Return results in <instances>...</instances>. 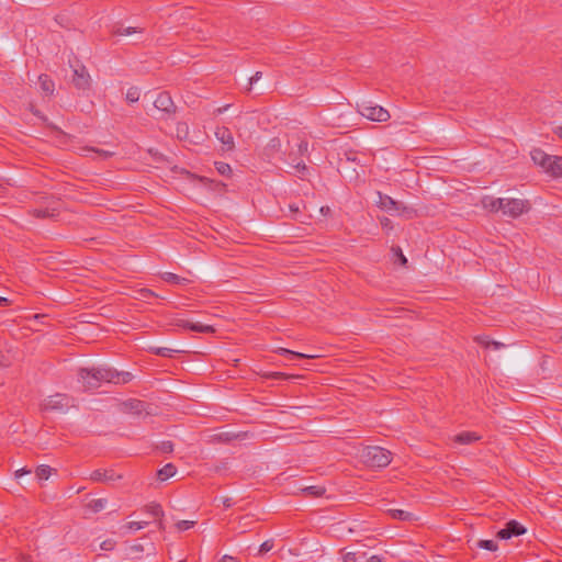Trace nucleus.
Wrapping results in <instances>:
<instances>
[{
    "label": "nucleus",
    "mask_w": 562,
    "mask_h": 562,
    "mask_svg": "<svg viewBox=\"0 0 562 562\" xmlns=\"http://www.w3.org/2000/svg\"><path fill=\"white\" fill-rule=\"evenodd\" d=\"M132 379L131 372L105 367L81 368L78 372V381L86 391H94L104 383L127 384Z\"/></svg>",
    "instance_id": "1"
},
{
    "label": "nucleus",
    "mask_w": 562,
    "mask_h": 562,
    "mask_svg": "<svg viewBox=\"0 0 562 562\" xmlns=\"http://www.w3.org/2000/svg\"><path fill=\"white\" fill-rule=\"evenodd\" d=\"M532 161L553 178L562 177V157L548 155L540 148H535L530 153Z\"/></svg>",
    "instance_id": "2"
},
{
    "label": "nucleus",
    "mask_w": 562,
    "mask_h": 562,
    "mask_svg": "<svg viewBox=\"0 0 562 562\" xmlns=\"http://www.w3.org/2000/svg\"><path fill=\"white\" fill-rule=\"evenodd\" d=\"M364 464L371 468H385L391 462V452L381 447H367L361 452Z\"/></svg>",
    "instance_id": "3"
},
{
    "label": "nucleus",
    "mask_w": 562,
    "mask_h": 562,
    "mask_svg": "<svg viewBox=\"0 0 562 562\" xmlns=\"http://www.w3.org/2000/svg\"><path fill=\"white\" fill-rule=\"evenodd\" d=\"M119 411L124 414H130L132 416L138 418H146L148 416L155 415V408L151 404H148L144 401L130 398L127 401L121 402L119 405Z\"/></svg>",
    "instance_id": "4"
},
{
    "label": "nucleus",
    "mask_w": 562,
    "mask_h": 562,
    "mask_svg": "<svg viewBox=\"0 0 562 562\" xmlns=\"http://www.w3.org/2000/svg\"><path fill=\"white\" fill-rule=\"evenodd\" d=\"M254 438V432L248 430H218L207 436L209 442L233 443Z\"/></svg>",
    "instance_id": "5"
},
{
    "label": "nucleus",
    "mask_w": 562,
    "mask_h": 562,
    "mask_svg": "<svg viewBox=\"0 0 562 562\" xmlns=\"http://www.w3.org/2000/svg\"><path fill=\"white\" fill-rule=\"evenodd\" d=\"M71 407H75L74 398L66 394L52 395L42 404L45 413H66Z\"/></svg>",
    "instance_id": "6"
},
{
    "label": "nucleus",
    "mask_w": 562,
    "mask_h": 562,
    "mask_svg": "<svg viewBox=\"0 0 562 562\" xmlns=\"http://www.w3.org/2000/svg\"><path fill=\"white\" fill-rule=\"evenodd\" d=\"M358 106L359 113L370 121L386 122L391 117L386 109L372 102H362Z\"/></svg>",
    "instance_id": "7"
},
{
    "label": "nucleus",
    "mask_w": 562,
    "mask_h": 562,
    "mask_svg": "<svg viewBox=\"0 0 562 562\" xmlns=\"http://www.w3.org/2000/svg\"><path fill=\"white\" fill-rule=\"evenodd\" d=\"M530 210L528 200L505 199L503 205V214L516 218Z\"/></svg>",
    "instance_id": "8"
},
{
    "label": "nucleus",
    "mask_w": 562,
    "mask_h": 562,
    "mask_svg": "<svg viewBox=\"0 0 562 562\" xmlns=\"http://www.w3.org/2000/svg\"><path fill=\"white\" fill-rule=\"evenodd\" d=\"M293 143L294 146H296V150L291 149L289 151V157H297L301 158L302 156L307 154L308 150V143L301 132H295L289 134V145Z\"/></svg>",
    "instance_id": "9"
},
{
    "label": "nucleus",
    "mask_w": 562,
    "mask_h": 562,
    "mask_svg": "<svg viewBox=\"0 0 562 562\" xmlns=\"http://www.w3.org/2000/svg\"><path fill=\"white\" fill-rule=\"evenodd\" d=\"M525 532L526 528L522 525L516 520H510L506 524L505 528L497 532L496 536L499 539H510L512 537H517L524 535Z\"/></svg>",
    "instance_id": "10"
},
{
    "label": "nucleus",
    "mask_w": 562,
    "mask_h": 562,
    "mask_svg": "<svg viewBox=\"0 0 562 562\" xmlns=\"http://www.w3.org/2000/svg\"><path fill=\"white\" fill-rule=\"evenodd\" d=\"M72 82L76 88L86 90L90 87V75L85 66L74 69Z\"/></svg>",
    "instance_id": "11"
},
{
    "label": "nucleus",
    "mask_w": 562,
    "mask_h": 562,
    "mask_svg": "<svg viewBox=\"0 0 562 562\" xmlns=\"http://www.w3.org/2000/svg\"><path fill=\"white\" fill-rule=\"evenodd\" d=\"M154 105L157 110L172 113L175 112V103L168 92H160L154 101Z\"/></svg>",
    "instance_id": "12"
},
{
    "label": "nucleus",
    "mask_w": 562,
    "mask_h": 562,
    "mask_svg": "<svg viewBox=\"0 0 562 562\" xmlns=\"http://www.w3.org/2000/svg\"><path fill=\"white\" fill-rule=\"evenodd\" d=\"M215 137L226 147V150H232L235 147L234 137L232 132L226 126H220L215 130Z\"/></svg>",
    "instance_id": "13"
},
{
    "label": "nucleus",
    "mask_w": 562,
    "mask_h": 562,
    "mask_svg": "<svg viewBox=\"0 0 562 562\" xmlns=\"http://www.w3.org/2000/svg\"><path fill=\"white\" fill-rule=\"evenodd\" d=\"M30 213L36 218L54 217L59 214V203L54 202L52 205L45 207L33 209Z\"/></svg>",
    "instance_id": "14"
},
{
    "label": "nucleus",
    "mask_w": 562,
    "mask_h": 562,
    "mask_svg": "<svg viewBox=\"0 0 562 562\" xmlns=\"http://www.w3.org/2000/svg\"><path fill=\"white\" fill-rule=\"evenodd\" d=\"M504 200L505 199L503 198H494L486 195L482 199L481 203L485 210H488L491 212H503Z\"/></svg>",
    "instance_id": "15"
},
{
    "label": "nucleus",
    "mask_w": 562,
    "mask_h": 562,
    "mask_svg": "<svg viewBox=\"0 0 562 562\" xmlns=\"http://www.w3.org/2000/svg\"><path fill=\"white\" fill-rule=\"evenodd\" d=\"M120 475H116L113 471L108 470H94L90 474V480L94 482H110L115 481L116 479H120Z\"/></svg>",
    "instance_id": "16"
},
{
    "label": "nucleus",
    "mask_w": 562,
    "mask_h": 562,
    "mask_svg": "<svg viewBox=\"0 0 562 562\" xmlns=\"http://www.w3.org/2000/svg\"><path fill=\"white\" fill-rule=\"evenodd\" d=\"M481 439L475 431H462L453 437V441L460 445H469Z\"/></svg>",
    "instance_id": "17"
},
{
    "label": "nucleus",
    "mask_w": 562,
    "mask_h": 562,
    "mask_svg": "<svg viewBox=\"0 0 562 562\" xmlns=\"http://www.w3.org/2000/svg\"><path fill=\"white\" fill-rule=\"evenodd\" d=\"M379 207L382 210L391 211V210H398V203L393 200L391 196L379 193V201H378Z\"/></svg>",
    "instance_id": "18"
},
{
    "label": "nucleus",
    "mask_w": 562,
    "mask_h": 562,
    "mask_svg": "<svg viewBox=\"0 0 562 562\" xmlns=\"http://www.w3.org/2000/svg\"><path fill=\"white\" fill-rule=\"evenodd\" d=\"M38 83H40V87L42 89V91L47 94V95H52L54 93V90H55V83L54 81L50 79L49 76L47 75H41L38 77Z\"/></svg>",
    "instance_id": "19"
},
{
    "label": "nucleus",
    "mask_w": 562,
    "mask_h": 562,
    "mask_svg": "<svg viewBox=\"0 0 562 562\" xmlns=\"http://www.w3.org/2000/svg\"><path fill=\"white\" fill-rule=\"evenodd\" d=\"M176 473H177L176 465L172 463H167L160 470H158L157 477L160 481H166V480L172 477Z\"/></svg>",
    "instance_id": "20"
},
{
    "label": "nucleus",
    "mask_w": 562,
    "mask_h": 562,
    "mask_svg": "<svg viewBox=\"0 0 562 562\" xmlns=\"http://www.w3.org/2000/svg\"><path fill=\"white\" fill-rule=\"evenodd\" d=\"M161 279L168 283L172 284H188L189 280L187 278L180 277L172 272H164L161 274Z\"/></svg>",
    "instance_id": "21"
},
{
    "label": "nucleus",
    "mask_w": 562,
    "mask_h": 562,
    "mask_svg": "<svg viewBox=\"0 0 562 562\" xmlns=\"http://www.w3.org/2000/svg\"><path fill=\"white\" fill-rule=\"evenodd\" d=\"M367 553L363 551H350L342 554V562H360L364 560Z\"/></svg>",
    "instance_id": "22"
},
{
    "label": "nucleus",
    "mask_w": 562,
    "mask_h": 562,
    "mask_svg": "<svg viewBox=\"0 0 562 562\" xmlns=\"http://www.w3.org/2000/svg\"><path fill=\"white\" fill-rule=\"evenodd\" d=\"M149 351L160 357L172 358L179 350L167 347H150Z\"/></svg>",
    "instance_id": "23"
},
{
    "label": "nucleus",
    "mask_w": 562,
    "mask_h": 562,
    "mask_svg": "<svg viewBox=\"0 0 562 562\" xmlns=\"http://www.w3.org/2000/svg\"><path fill=\"white\" fill-rule=\"evenodd\" d=\"M106 504H108V501L105 498H95V499H91L88 503L87 507L92 513H99V512L103 510L106 507Z\"/></svg>",
    "instance_id": "24"
},
{
    "label": "nucleus",
    "mask_w": 562,
    "mask_h": 562,
    "mask_svg": "<svg viewBox=\"0 0 562 562\" xmlns=\"http://www.w3.org/2000/svg\"><path fill=\"white\" fill-rule=\"evenodd\" d=\"M387 514L392 518L397 519V520H402V521L411 520L413 518V514L412 513L405 512V510H402V509H389Z\"/></svg>",
    "instance_id": "25"
},
{
    "label": "nucleus",
    "mask_w": 562,
    "mask_h": 562,
    "mask_svg": "<svg viewBox=\"0 0 562 562\" xmlns=\"http://www.w3.org/2000/svg\"><path fill=\"white\" fill-rule=\"evenodd\" d=\"M281 148H282L281 139L278 137H273L267 144L266 151H267V155H274L276 153L281 151Z\"/></svg>",
    "instance_id": "26"
},
{
    "label": "nucleus",
    "mask_w": 562,
    "mask_h": 562,
    "mask_svg": "<svg viewBox=\"0 0 562 562\" xmlns=\"http://www.w3.org/2000/svg\"><path fill=\"white\" fill-rule=\"evenodd\" d=\"M278 353L282 355V356H290V357H295V358H302V359H314L316 358L317 356H314V355H306V353H301V352H296V351H293V350H290V349H286V348H279L277 350Z\"/></svg>",
    "instance_id": "27"
},
{
    "label": "nucleus",
    "mask_w": 562,
    "mask_h": 562,
    "mask_svg": "<svg viewBox=\"0 0 562 562\" xmlns=\"http://www.w3.org/2000/svg\"><path fill=\"white\" fill-rule=\"evenodd\" d=\"M190 330L202 334H213L215 333V328L211 325H204L201 323H192L190 324Z\"/></svg>",
    "instance_id": "28"
},
{
    "label": "nucleus",
    "mask_w": 562,
    "mask_h": 562,
    "mask_svg": "<svg viewBox=\"0 0 562 562\" xmlns=\"http://www.w3.org/2000/svg\"><path fill=\"white\" fill-rule=\"evenodd\" d=\"M80 150H81V155H83V156H89L90 153H95L101 158H104V159L112 156L111 151H108V150H104V149L94 148V147H82Z\"/></svg>",
    "instance_id": "29"
},
{
    "label": "nucleus",
    "mask_w": 562,
    "mask_h": 562,
    "mask_svg": "<svg viewBox=\"0 0 562 562\" xmlns=\"http://www.w3.org/2000/svg\"><path fill=\"white\" fill-rule=\"evenodd\" d=\"M286 161L301 175H304L307 170L306 165L297 157H289Z\"/></svg>",
    "instance_id": "30"
},
{
    "label": "nucleus",
    "mask_w": 562,
    "mask_h": 562,
    "mask_svg": "<svg viewBox=\"0 0 562 562\" xmlns=\"http://www.w3.org/2000/svg\"><path fill=\"white\" fill-rule=\"evenodd\" d=\"M140 91L137 87H131L127 89L125 100L128 103H135L139 100Z\"/></svg>",
    "instance_id": "31"
},
{
    "label": "nucleus",
    "mask_w": 562,
    "mask_h": 562,
    "mask_svg": "<svg viewBox=\"0 0 562 562\" xmlns=\"http://www.w3.org/2000/svg\"><path fill=\"white\" fill-rule=\"evenodd\" d=\"M145 510L156 518H160L164 516L162 507L159 504H149L145 507Z\"/></svg>",
    "instance_id": "32"
},
{
    "label": "nucleus",
    "mask_w": 562,
    "mask_h": 562,
    "mask_svg": "<svg viewBox=\"0 0 562 562\" xmlns=\"http://www.w3.org/2000/svg\"><path fill=\"white\" fill-rule=\"evenodd\" d=\"M53 469L49 465H40L36 469V476L38 480H47L52 474Z\"/></svg>",
    "instance_id": "33"
},
{
    "label": "nucleus",
    "mask_w": 562,
    "mask_h": 562,
    "mask_svg": "<svg viewBox=\"0 0 562 562\" xmlns=\"http://www.w3.org/2000/svg\"><path fill=\"white\" fill-rule=\"evenodd\" d=\"M303 492L307 496L318 497L325 493V488L321 487V486H308V487L303 488Z\"/></svg>",
    "instance_id": "34"
},
{
    "label": "nucleus",
    "mask_w": 562,
    "mask_h": 562,
    "mask_svg": "<svg viewBox=\"0 0 562 562\" xmlns=\"http://www.w3.org/2000/svg\"><path fill=\"white\" fill-rule=\"evenodd\" d=\"M477 547L488 551H496L498 546L494 540H479Z\"/></svg>",
    "instance_id": "35"
},
{
    "label": "nucleus",
    "mask_w": 562,
    "mask_h": 562,
    "mask_svg": "<svg viewBox=\"0 0 562 562\" xmlns=\"http://www.w3.org/2000/svg\"><path fill=\"white\" fill-rule=\"evenodd\" d=\"M215 168L220 175L228 177L232 173V168L228 164L223 161L215 162Z\"/></svg>",
    "instance_id": "36"
},
{
    "label": "nucleus",
    "mask_w": 562,
    "mask_h": 562,
    "mask_svg": "<svg viewBox=\"0 0 562 562\" xmlns=\"http://www.w3.org/2000/svg\"><path fill=\"white\" fill-rule=\"evenodd\" d=\"M262 376L266 379H274V380H280V379L288 380V379L294 378V375H289V374H285L282 372H267V373H263Z\"/></svg>",
    "instance_id": "37"
},
{
    "label": "nucleus",
    "mask_w": 562,
    "mask_h": 562,
    "mask_svg": "<svg viewBox=\"0 0 562 562\" xmlns=\"http://www.w3.org/2000/svg\"><path fill=\"white\" fill-rule=\"evenodd\" d=\"M138 31L135 29V27H117L113 34L114 35H117V36H127V35H131L133 33H137Z\"/></svg>",
    "instance_id": "38"
},
{
    "label": "nucleus",
    "mask_w": 562,
    "mask_h": 562,
    "mask_svg": "<svg viewBox=\"0 0 562 562\" xmlns=\"http://www.w3.org/2000/svg\"><path fill=\"white\" fill-rule=\"evenodd\" d=\"M195 521L193 520H180L176 524V528L178 531H184L194 526Z\"/></svg>",
    "instance_id": "39"
},
{
    "label": "nucleus",
    "mask_w": 562,
    "mask_h": 562,
    "mask_svg": "<svg viewBox=\"0 0 562 562\" xmlns=\"http://www.w3.org/2000/svg\"><path fill=\"white\" fill-rule=\"evenodd\" d=\"M148 525L147 521H130L126 524V528L130 530H139L145 528Z\"/></svg>",
    "instance_id": "40"
},
{
    "label": "nucleus",
    "mask_w": 562,
    "mask_h": 562,
    "mask_svg": "<svg viewBox=\"0 0 562 562\" xmlns=\"http://www.w3.org/2000/svg\"><path fill=\"white\" fill-rule=\"evenodd\" d=\"M272 548H273V541H272V540H267V541H265V542L259 547L258 554H260V555L266 554V553H267V552H269Z\"/></svg>",
    "instance_id": "41"
},
{
    "label": "nucleus",
    "mask_w": 562,
    "mask_h": 562,
    "mask_svg": "<svg viewBox=\"0 0 562 562\" xmlns=\"http://www.w3.org/2000/svg\"><path fill=\"white\" fill-rule=\"evenodd\" d=\"M392 250L402 266L407 263V259L400 247H393Z\"/></svg>",
    "instance_id": "42"
},
{
    "label": "nucleus",
    "mask_w": 562,
    "mask_h": 562,
    "mask_svg": "<svg viewBox=\"0 0 562 562\" xmlns=\"http://www.w3.org/2000/svg\"><path fill=\"white\" fill-rule=\"evenodd\" d=\"M116 542L113 539H106L101 542L100 548L105 551H111L114 549Z\"/></svg>",
    "instance_id": "43"
},
{
    "label": "nucleus",
    "mask_w": 562,
    "mask_h": 562,
    "mask_svg": "<svg viewBox=\"0 0 562 562\" xmlns=\"http://www.w3.org/2000/svg\"><path fill=\"white\" fill-rule=\"evenodd\" d=\"M475 340L485 348H491V339L487 336H477Z\"/></svg>",
    "instance_id": "44"
},
{
    "label": "nucleus",
    "mask_w": 562,
    "mask_h": 562,
    "mask_svg": "<svg viewBox=\"0 0 562 562\" xmlns=\"http://www.w3.org/2000/svg\"><path fill=\"white\" fill-rule=\"evenodd\" d=\"M261 77H262V72L261 71H256L255 75L249 78V87H248L247 90L250 91L251 90V86L254 83H256L257 81H259L261 79Z\"/></svg>",
    "instance_id": "45"
},
{
    "label": "nucleus",
    "mask_w": 562,
    "mask_h": 562,
    "mask_svg": "<svg viewBox=\"0 0 562 562\" xmlns=\"http://www.w3.org/2000/svg\"><path fill=\"white\" fill-rule=\"evenodd\" d=\"M380 224H381L382 228H384V229L393 228L392 221L386 216H383L380 218Z\"/></svg>",
    "instance_id": "46"
},
{
    "label": "nucleus",
    "mask_w": 562,
    "mask_h": 562,
    "mask_svg": "<svg viewBox=\"0 0 562 562\" xmlns=\"http://www.w3.org/2000/svg\"><path fill=\"white\" fill-rule=\"evenodd\" d=\"M139 295H140V299H144V300L156 296V294L149 289L139 290Z\"/></svg>",
    "instance_id": "47"
},
{
    "label": "nucleus",
    "mask_w": 562,
    "mask_h": 562,
    "mask_svg": "<svg viewBox=\"0 0 562 562\" xmlns=\"http://www.w3.org/2000/svg\"><path fill=\"white\" fill-rule=\"evenodd\" d=\"M160 449H161V451L169 453V452H172L173 445L171 441H164L160 445Z\"/></svg>",
    "instance_id": "48"
},
{
    "label": "nucleus",
    "mask_w": 562,
    "mask_h": 562,
    "mask_svg": "<svg viewBox=\"0 0 562 562\" xmlns=\"http://www.w3.org/2000/svg\"><path fill=\"white\" fill-rule=\"evenodd\" d=\"M177 326L179 327H182L184 329H189L190 330V324L191 322L190 321H187V319H177L176 323H175Z\"/></svg>",
    "instance_id": "49"
},
{
    "label": "nucleus",
    "mask_w": 562,
    "mask_h": 562,
    "mask_svg": "<svg viewBox=\"0 0 562 562\" xmlns=\"http://www.w3.org/2000/svg\"><path fill=\"white\" fill-rule=\"evenodd\" d=\"M220 562H239L236 558L232 557V555H223L222 559L220 560Z\"/></svg>",
    "instance_id": "50"
},
{
    "label": "nucleus",
    "mask_w": 562,
    "mask_h": 562,
    "mask_svg": "<svg viewBox=\"0 0 562 562\" xmlns=\"http://www.w3.org/2000/svg\"><path fill=\"white\" fill-rule=\"evenodd\" d=\"M504 347H505V345L503 342L491 340V348L498 350Z\"/></svg>",
    "instance_id": "51"
},
{
    "label": "nucleus",
    "mask_w": 562,
    "mask_h": 562,
    "mask_svg": "<svg viewBox=\"0 0 562 562\" xmlns=\"http://www.w3.org/2000/svg\"><path fill=\"white\" fill-rule=\"evenodd\" d=\"M229 108V104H226L224 106L217 108L214 110V115H221Z\"/></svg>",
    "instance_id": "52"
},
{
    "label": "nucleus",
    "mask_w": 562,
    "mask_h": 562,
    "mask_svg": "<svg viewBox=\"0 0 562 562\" xmlns=\"http://www.w3.org/2000/svg\"><path fill=\"white\" fill-rule=\"evenodd\" d=\"M29 473H31V471L23 468V469L15 471V477H21L22 475L29 474Z\"/></svg>",
    "instance_id": "53"
},
{
    "label": "nucleus",
    "mask_w": 562,
    "mask_h": 562,
    "mask_svg": "<svg viewBox=\"0 0 562 562\" xmlns=\"http://www.w3.org/2000/svg\"><path fill=\"white\" fill-rule=\"evenodd\" d=\"M366 562H383V559L380 555H371Z\"/></svg>",
    "instance_id": "54"
},
{
    "label": "nucleus",
    "mask_w": 562,
    "mask_h": 562,
    "mask_svg": "<svg viewBox=\"0 0 562 562\" xmlns=\"http://www.w3.org/2000/svg\"><path fill=\"white\" fill-rule=\"evenodd\" d=\"M233 504H234V502H233V499H232V498L226 497V498H224V499H223V505H224L226 508H228V507L233 506Z\"/></svg>",
    "instance_id": "55"
},
{
    "label": "nucleus",
    "mask_w": 562,
    "mask_h": 562,
    "mask_svg": "<svg viewBox=\"0 0 562 562\" xmlns=\"http://www.w3.org/2000/svg\"><path fill=\"white\" fill-rule=\"evenodd\" d=\"M321 213L325 216H327L329 213H330V207L329 206H322L319 209Z\"/></svg>",
    "instance_id": "56"
},
{
    "label": "nucleus",
    "mask_w": 562,
    "mask_h": 562,
    "mask_svg": "<svg viewBox=\"0 0 562 562\" xmlns=\"http://www.w3.org/2000/svg\"><path fill=\"white\" fill-rule=\"evenodd\" d=\"M293 149V150H296V146L293 145V143L291 145H286V149L284 151V154L289 157V151Z\"/></svg>",
    "instance_id": "57"
},
{
    "label": "nucleus",
    "mask_w": 562,
    "mask_h": 562,
    "mask_svg": "<svg viewBox=\"0 0 562 562\" xmlns=\"http://www.w3.org/2000/svg\"><path fill=\"white\" fill-rule=\"evenodd\" d=\"M9 300L7 297L0 296V306H8Z\"/></svg>",
    "instance_id": "58"
},
{
    "label": "nucleus",
    "mask_w": 562,
    "mask_h": 562,
    "mask_svg": "<svg viewBox=\"0 0 562 562\" xmlns=\"http://www.w3.org/2000/svg\"><path fill=\"white\" fill-rule=\"evenodd\" d=\"M290 210H291V212L296 213V212H299V206L290 205Z\"/></svg>",
    "instance_id": "59"
},
{
    "label": "nucleus",
    "mask_w": 562,
    "mask_h": 562,
    "mask_svg": "<svg viewBox=\"0 0 562 562\" xmlns=\"http://www.w3.org/2000/svg\"><path fill=\"white\" fill-rule=\"evenodd\" d=\"M21 562H32L29 557H22Z\"/></svg>",
    "instance_id": "60"
},
{
    "label": "nucleus",
    "mask_w": 562,
    "mask_h": 562,
    "mask_svg": "<svg viewBox=\"0 0 562 562\" xmlns=\"http://www.w3.org/2000/svg\"><path fill=\"white\" fill-rule=\"evenodd\" d=\"M158 528H159V529H164V525H162V521H161V520H159V521H158Z\"/></svg>",
    "instance_id": "61"
},
{
    "label": "nucleus",
    "mask_w": 562,
    "mask_h": 562,
    "mask_svg": "<svg viewBox=\"0 0 562 562\" xmlns=\"http://www.w3.org/2000/svg\"><path fill=\"white\" fill-rule=\"evenodd\" d=\"M133 549L140 551L143 548H142V546H134Z\"/></svg>",
    "instance_id": "62"
},
{
    "label": "nucleus",
    "mask_w": 562,
    "mask_h": 562,
    "mask_svg": "<svg viewBox=\"0 0 562 562\" xmlns=\"http://www.w3.org/2000/svg\"><path fill=\"white\" fill-rule=\"evenodd\" d=\"M559 136L562 138V127L559 128V132H558Z\"/></svg>",
    "instance_id": "63"
},
{
    "label": "nucleus",
    "mask_w": 562,
    "mask_h": 562,
    "mask_svg": "<svg viewBox=\"0 0 562 562\" xmlns=\"http://www.w3.org/2000/svg\"><path fill=\"white\" fill-rule=\"evenodd\" d=\"M2 358L3 356L0 353V366L2 364Z\"/></svg>",
    "instance_id": "64"
}]
</instances>
